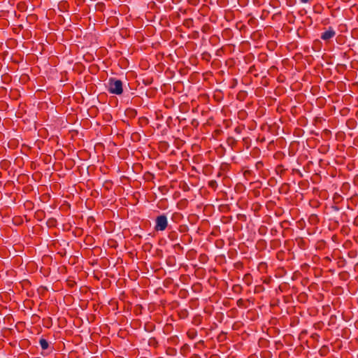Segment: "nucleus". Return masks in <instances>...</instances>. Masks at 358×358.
<instances>
[{
	"label": "nucleus",
	"mask_w": 358,
	"mask_h": 358,
	"mask_svg": "<svg viewBox=\"0 0 358 358\" xmlns=\"http://www.w3.org/2000/svg\"><path fill=\"white\" fill-rule=\"evenodd\" d=\"M173 218H180L181 217V214L179 213H176L173 215Z\"/></svg>",
	"instance_id": "obj_25"
},
{
	"label": "nucleus",
	"mask_w": 358,
	"mask_h": 358,
	"mask_svg": "<svg viewBox=\"0 0 358 358\" xmlns=\"http://www.w3.org/2000/svg\"><path fill=\"white\" fill-rule=\"evenodd\" d=\"M264 166V162L262 161H258L255 164V168L257 171L262 170Z\"/></svg>",
	"instance_id": "obj_16"
},
{
	"label": "nucleus",
	"mask_w": 358,
	"mask_h": 358,
	"mask_svg": "<svg viewBox=\"0 0 358 358\" xmlns=\"http://www.w3.org/2000/svg\"><path fill=\"white\" fill-rule=\"evenodd\" d=\"M208 187L213 189H215L217 187V181L215 180H210L208 182Z\"/></svg>",
	"instance_id": "obj_15"
},
{
	"label": "nucleus",
	"mask_w": 358,
	"mask_h": 358,
	"mask_svg": "<svg viewBox=\"0 0 358 358\" xmlns=\"http://www.w3.org/2000/svg\"><path fill=\"white\" fill-rule=\"evenodd\" d=\"M55 220L54 219H50L49 221H48V223L50 224V225H54L55 222Z\"/></svg>",
	"instance_id": "obj_27"
},
{
	"label": "nucleus",
	"mask_w": 358,
	"mask_h": 358,
	"mask_svg": "<svg viewBox=\"0 0 358 358\" xmlns=\"http://www.w3.org/2000/svg\"><path fill=\"white\" fill-rule=\"evenodd\" d=\"M319 204V202L317 201H313L310 202V205L314 207H317Z\"/></svg>",
	"instance_id": "obj_24"
},
{
	"label": "nucleus",
	"mask_w": 358,
	"mask_h": 358,
	"mask_svg": "<svg viewBox=\"0 0 358 358\" xmlns=\"http://www.w3.org/2000/svg\"><path fill=\"white\" fill-rule=\"evenodd\" d=\"M252 171L251 170H245L244 172H243V176L246 178V179H248L250 178L252 176Z\"/></svg>",
	"instance_id": "obj_17"
},
{
	"label": "nucleus",
	"mask_w": 358,
	"mask_h": 358,
	"mask_svg": "<svg viewBox=\"0 0 358 358\" xmlns=\"http://www.w3.org/2000/svg\"><path fill=\"white\" fill-rule=\"evenodd\" d=\"M168 350H173V348H169Z\"/></svg>",
	"instance_id": "obj_36"
},
{
	"label": "nucleus",
	"mask_w": 358,
	"mask_h": 358,
	"mask_svg": "<svg viewBox=\"0 0 358 358\" xmlns=\"http://www.w3.org/2000/svg\"><path fill=\"white\" fill-rule=\"evenodd\" d=\"M191 125L194 127V128H197L198 126L199 125V121L196 120V119H193L192 121H191Z\"/></svg>",
	"instance_id": "obj_20"
},
{
	"label": "nucleus",
	"mask_w": 358,
	"mask_h": 358,
	"mask_svg": "<svg viewBox=\"0 0 358 358\" xmlns=\"http://www.w3.org/2000/svg\"><path fill=\"white\" fill-rule=\"evenodd\" d=\"M243 143L244 146H245V148L247 149H248L250 147V139L249 137L243 138Z\"/></svg>",
	"instance_id": "obj_14"
},
{
	"label": "nucleus",
	"mask_w": 358,
	"mask_h": 358,
	"mask_svg": "<svg viewBox=\"0 0 358 358\" xmlns=\"http://www.w3.org/2000/svg\"><path fill=\"white\" fill-rule=\"evenodd\" d=\"M251 278L250 274H246L244 275V280L247 282V284H250L249 279Z\"/></svg>",
	"instance_id": "obj_22"
},
{
	"label": "nucleus",
	"mask_w": 358,
	"mask_h": 358,
	"mask_svg": "<svg viewBox=\"0 0 358 358\" xmlns=\"http://www.w3.org/2000/svg\"><path fill=\"white\" fill-rule=\"evenodd\" d=\"M190 358H201V357L199 355L194 354L190 357Z\"/></svg>",
	"instance_id": "obj_28"
},
{
	"label": "nucleus",
	"mask_w": 358,
	"mask_h": 358,
	"mask_svg": "<svg viewBox=\"0 0 358 358\" xmlns=\"http://www.w3.org/2000/svg\"><path fill=\"white\" fill-rule=\"evenodd\" d=\"M158 358H163V357H158Z\"/></svg>",
	"instance_id": "obj_38"
},
{
	"label": "nucleus",
	"mask_w": 358,
	"mask_h": 358,
	"mask_svg": "<svg viewBox=\"0 0 358 358\" xmlns=\"http://www.w3.org/2000/svg\"><path fill=\"white\" fill-rule=\"evenodd\" d=\"M76 1L80 3L84 2L85 0H76Z\"/></svg>",
	"instance_id": "obj_33"
},
{
	"label": "nucleus",
	"mask_w": 358,
	"mask_h": 358,
	"mask_svg": "<svg viewBox=\"0 0 358 358\" xmlns=\"http://www.w3.org/2000/svg\"><path fill=\"white\" fill-rule=\"evenodd\" d=\"M196 336H197V331L195 329L192 328V329H189L187 330V336L189 339H194L196 337Z\"/></svg>",
	"instance_id": "obj_5"
},
{
	"label": "nucleus",
	"mask_w": 358,
	"mask_h": 358,
	"mask_svg": "<svg viewBox=\"0 0 358 358\" xmlns=\"http://www.w3.org/2000/svg\"><path fill=\"white\" fill-rule=\"evenodd\" d=\"M308 221H309V222L311 224L315 225V224L319 223L320 219H319L317 215H316V214H311L309 216Z\"/></svg>",
	"instance_id": "obj_4"
},
{
	"label": "nucleus",
	"mask_w": 358,
	"mask_h": 358,
	"mask_svg": "<svg viewBox=\"0 0 358 358\" xmlns=\"http://www.w3.org/2000/svg\"><path fill=\"white\" fill-rule=\"evenodd\" d=\"M173 234H175L174 232H173ZM172 236V233L171 234H169V238H171Z\"/></svg>",
	"instance_id": "obj_35"
},
{
	"label": "nucleus",
	"mask_w": 358,
	"mask_h": 358,
	"mask_svg": "<svg viewBox=\"0 0 358 358\" xmlns=\"http://www.w3.org/2000/svg\"><path fill=\"white\" fill-rule=\"evenodd\" d=\"M227 144L233 149L236 145L237 141L234 137L229 136L227 139Z\"/></svg>",
	"instance_id": "obj_6"
},
{
	"label": "nucleus",
	"mask_w": 358,
	"mask_h": 358,
	"mask_svg": "<svg viewBox=\"0 0 358 358\" xmlns=\"http://www.w3.org/2000/svg\"><path fill=\"white\" fill-rule=\"evenodd\" d=\"M199 344H203L204 341L203 340H201L198 342Z\"/></svg>",
	"instance_id": "obj_32"
},
{
	"label": "nucleus",
	"mask_w": 358,
	"mask_h": 358,
	"mask_svg": "<svg viewBox=\"0 0 358 358\" xmlns=\"http://www.w3.org/2000/svg\"><path fill=\"white\" fill-rule=\"evenodd\" d=\"M189 313L187 309H182L178 311V315L180 319H185L188 317Z\"/></svg>",
	"instance_id": "obj_9"
},
{
	"label": "nucleus",
	"mask_w": 358,
	"mask_h": 358,
	"mask_svg": "<svg viewBox=\"0 0 358 358\" xmlns=\"http://www.w3.org/2000/svg\"><path fill=\"white\" fill-rule=\"evenodd\" d=\"M108 91L110 94H122L123 92V83L122 80L115 78H110L108 82Z\"/></svg>",
	"instance_id": "obj_1"
},
{
	"label": "nucleus",
	"mask_w": 358,
	"mask_h": 358,
	"mask_svg": "<svg viewBox=\"0 0 358 358\" xmlns=\"http://www.w3.org/2000/svg\"><path fill=\"white\" fill-rule=\"evenodd\" d=\"M193 24V20L192 19H187L185 20L183 24L187 27H189Z\"/></svg>",
	"instance_id": "obj_19"
},
{
	"label": "nucleus",
	"mask_w": 358,
	"mask_h": 358,
	"mask_svg": "<svg viewBox=\"0 0 358 358\" xmlns=\"http://www.w3.org/2000/svg\"><path fill=\"white\" fill-rule=\"evenodd\" d=\"M302 3H306L309 1V0H300Z\"/></svg>",
	"instance_id": "obj_31"
},
{
	"label": "nucleus",
	"mask_w": 358,
	"mask_h": 358,
	"mask_svg": "<svg viewBox=\"0 0 358 358\" xmlns=\"http://www.w3.org/2000/svg\"><path fill=\"white\" fill-rule=\"evenodd\" d=\"M148 345L150 346H152V347H154V348H157L158 345H159V343H158V341L156 339V338L155 337H151L149 338L148 340Z\"/></svg>",
	"instance_id": "obj_10"
},
{
	"label": "nucleus",
	"mask_w": 358,
	"mask_h": 358,
	"mask_svg": "<svg viewBox=\"0 0 358 358\" xmlns=\"http://www.w3.org/2000/svg\"><path fill=\"white\" fill-rule=\"evenodd\" d=\"M39 343L42 350H47L49 348L48 341L43 338H40Z\"/></svg>",
	"instance_id": "obj_8"
},
{
	"label": "nucleus",
	"mask_w": 358,
	"mask_h": 358,
	"mask_svg": "<svg viewBox=\"0 0 358 358\" xmlns=\"http://www.w3.org/2000/svg\"><path fill=\"white\" fill-rule=\"evenodd\" d=\"M192 322L195 325H199L201 323V317L200 315L194 317Z\"/></svg>",
	"instance_id": "obj_18"
},
{
	"label": "nucleus",
	"mask_w": 358,
	"mask_h": 358,
	"mask_svg": "<svg viewBox=\"0 0 358 358\" xmlns=\"http://www.w3.org/2000/svg\"><path fill=\"white\" fill-rule=\"evenodd\" d=\"M209 29V26L208 24H205L202 27L201 31L204 33L207 31V30Z\"/></svg>",
	"instance_id": "obj_23"
},
{
	"label": "nucleus",
	"mask_w": 358,
	"mask_h": 358,
	"mask_svg": "<svg viewBox=\"0 0 358 358\" xmlns=\"http://www.w3.org/2000/svg\"><path fill=\"white\" fill-rule=\"evenodd\" d=\"M145 328H148V327H145ZM146 329L150 331H152V326L149 327L148 329Z\"/></svg>",
	"instance_id": "obj_29"
},
{
	"label": "nucleus",
	"mask_w": 358,
	"mask_h": 358,
	"mask_svg": "<svg viewBox=\"0 0 358 358\" xmlns=\"http://www.w3.org/2000/svg\"><path fill=\"white\" fill-rule=\"evenodd\" d=\"M145 328H148V327H145ZM146 329L150 331H152V326L149 327L148 329Z\"/></svg>",
	"instance_id": "obj_30"
},
{
	"label": "nucleus",
	"mask_w": 358,
	"mask_h": 358,
	"mask_svg": "<svg viewBox=\"0 0 358 358\" xmlns=\"http://www.w3.org/2000/svg\"><path fill=\"white\" fill-rule=\"evenodd\" d=\"M167 227H168V220H167V217L164 214L158 215L155 218V230L156 231H164L167 228Z\"/></svg>",
	"instance_id": "obj_2"
},
{
	"label": "nucleus",
	"mask_w": 358,
	"mask_h": 358,
	"mask_svg": "<svg viewBox=\"0 0 358 358\" xmlns=\"http://www.w3.org/2000/svg\"><path fill=\"white\" fill-rule=\"evenodd\" d=\"M335 35V31L331 27H329L328 30L325 31L322 34L321 38L324 41H327L333 38Z\"/></svg>",
	"instance_id": "obj_3"
},
{
	"label": "nucleus",
	"mask_w": 358,
	"mask_h": 358,
	"mask_svg": "<svg viewBox=\"0 0 358 358\" xmlns=\"http://www.w3.org/2000/svg\"><path fill=\"white\" fill-rule=\"evenodd\" d=\"M58 7L61 11H66L69 8V3L65 1H62L59 3Z\"/></svg>",
	"instance_id": "obj_7"
},
{
	"label": "nucleus",
	"mask_w": 358,
	"mask_h": 358,
	"mask_svg": "<svg viewBox=\"0 0 358 358\" xmlns=\"http://www.w3.org/2000/svg\"><path fill=\"white\" fill-rule=\"evenodd\" d=\"M143 121L146 122L147 121V119L145 117H143L142 118Z\"/></svg>",
	"instance_id": "obj_34"
},
{
	"label": "nucleus",
	"mask_w": 358,
	"mask_h": 358,
	"mask_svg": "<svg viewBox=\"0 0 358 358\" xmlns=\"http://www.w3.org/2000/svg\"><path fill=\"white\" fill-rule=\"evenodd\" d=\"M232 291L234 293L241 294L243 291V287L241 285H238V284L234 285L232 287Z\"/></svg>",
	"instance_id": "obj_11"
},
{
	"label": "nucleus",
	"mask_w": 358,
	"mask_h": 358,
	"mask_svg": "<svg viewBox=\"0 0 358 358\" xmlns=\"http://www.w3.org/2000/svg\"><path fill=\"white\" fill-rule=\"evenodd\" d=\"M187 345V344H185V345L182 347V348H184L185 347H186Z\"/></svg>",
	"instance_id": "obj_37"
},
{
	"label": "nucleus",
	"mask_w": 358,
	"mask_h": 358,
	"mask_svg": "<svg viewBox=\"0 0 358 358\" xmlns=\"http://www.w3.org/2000/svg\"><path fill=\"white\" fill-rule=\"evenodd\" d=\"M236 133L239 134L241 131V129L240 127H236L234 130Z\"/></svg>",
	"instance_id": "obj_26"
},
{
	"label": "nucleus",
	"mask_w": 358,
	"mask_h": 358,
	"mask_svg": "<svg viewBox=\"0 0 358 358\" xmlns=\"http://www.w3.org/2000/svg\"><path fill=\"white\" fill-rule=\"evenodd\" d=\"M192 288L194 289V292H200L201 291V286L200 285H194Z\"/></svg>",
	"instance_id": "obj_21"
},
{
	"label": "nucleus",
	"mask_w": 358,
	"mask_h": 358,
	"mask_svg": "<svg viewBox=\"0 0 358 358\" xmlns=\"http://www.w3.org/2000/svg\"><path fill=\"white\" fill-rule=\"evenodd\" d=\"M201 58L203 60L209 62L211 59V55L208 52H203L201 55Z\"/></svg>",
	"instance_id": "obj_13"
},
{
	"label": "nucleus",
	"mask_w": 358,
	"mask_h": 358,
	"mask_svg": "<svg viewBox=\"0 0 358 358\" xmlns=\"http://www.w3.org/2000/svg\"><path fill=\"white\" fill-rule=\"evenodd\" d=\"M236 305L238 308H247V306L245 305V301L243 300V299H239L236 301Z\"/></svg>",
	"instance_id": "obj_12"
}]
</instances>
